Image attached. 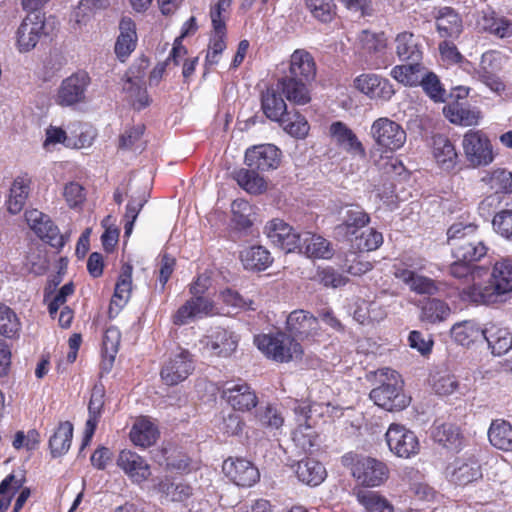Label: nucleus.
Segmentation results:
<instances>
[{
  "instance_id": "1",
  "label": "nucleus",
  "mask_w": 512,
  "mask_h": 512,
  "mask_svg": "<svg viewBox=\"0 0 512 512\" xmlns=\"http://www.w3.org/2000/svg\"><path fill=\"white\" fill-rule=\"evenodd\" d=\"M369 135L375 143V151L371 152L375 165L386 174L400 173L403 165L393 153L406 143L403 127L388 117H380L372 123Z\"/></svg>"
},
{
  "instance_id": "2",
  "label": "nucleus",
  "mask_w": 512,
  "mask_h": 512,
  "mask_svg": "<svg viewBox=\"0 0 512 512\" xmlns=\"http://www.w3.org/2000/svg\"><path fill=\"white\" fill-rule=\"evenodd\" d=\"M512 292V259L501 258L492 267L487 284L467 286L462 290V298L476 304H494Z\"/></svg>"
},
{
  "instance_id": "3",
  "label": "nucleus",
  "mask_w": 512,
  "mask_h": 512,
  "mask_svg": "<svg viewBox=\"0 0 512 512\" xmlns=\"http://www.w3.org/2000/svg\"><path fill=\"white\" fill-rule=\"evenodd\" d=\"M381 384L372 389L370 399L387 411L402 410L410 403V398L403 392L401 376L393 369L382 368L376 372Z\"/></svg>"
},
{
  "instance_id": "4",
  "label": "nucleus",
  "mask_w": 512,
  "mask_h": 512,
  "mask_svg": "<svg viewBox=\"0 0 512 512\" xmlns=\"http://www.w3.org/2000/svg\"><path fill=\"white\" fill-rule=\"evenodd\" d=\"M342 462L350 469L355 481L365 488L382 486L390 475L387 464L374 457L347 453L342 457Z\"/></svg>"
},
{
  "instance_id": "5",
  "label": "nucleus",
  "mask_w": 512,
  "mask_h": 512,
  "mask_svg": "<svg viewBox=\"0 0 512 512\" xmlns=\"http://www.w3.org/2000/svg\"><path fill=\"white\" fill-rule=\"evenodd\" d=\"M209 278L207 276H199L190 286V293L193 297L187 300L178 308L172 317L175 325H185L195 319L203 318L211 315L214 310V304L202 294L208 289Z\"/></svg>"
},
{
  "instance_id": "6",
  "label": "nucleus",
  "mask_w": 512,
  "mask_h": 512,
  "mask_svg": "<svg viewBox=\"0 0 512 512\" xmlns=\"http://www.w3.org/2000/svg\"><path fill=\"white\" fill-rule=\"evenodd\" d=\"M254 343L267 358L280 363L299 359L303 354L301 345L282 332L257 335Z\"/></svg>"
},
{
  "instance_id": "7",
  "label": "nucleus",
  "mask_w": 512,
  "mask_h": 512,
  "mask_svg": "<svg viewBox=\"0 0 512 512\" xmlns=\"http://www.w3.org/2000/svg\"><path fill=\"white\" fill-rule=\"evenodd\" d=\"M426 261L421 257H408L394 265V276L417 294L433 295L439 291L438 284L426 276L418 274L425 269Z\"/></svg>"
},
{
  "instance_id": "8",
  "label": "nucleus",
  "mask_w": 512,
  "mask_h": 512,
  "mask_svg": "<svg viewBox=\"0 0 512 512\" xmlns=\"http://www.w3.org/2000/svg\"><path fill=\"white\" fill-rule=\"evenodd\" d=\"M461 146L466 161L473 168L485 167L494 161L493 145L482 130H468L463 135Z\"/></svg>"
},
{
  "instance_id": "9",
  "label": "nucleus",
  "mask_w": 512,
  "mask_h": 512,
  "mask_svg": "<svg viewBox=\"0 0 512 512\" xmlns=\"http://www.w3.org/2000/svg\"><path fill=\"white\" fill-rule=\"evenodd\" d=\"M91 83L89 75L78 71L64 78L57 88L54 101L61 107H72L86 100V91Z\"/></svg>"
},
{
  "instance_id": "10",
  "label": "nucleus",
  "mask_w": 512,
  "mask_h": 512,
  "mask_svg": "<svg viewBox=\"0 0 512 512\" xmlns=\"http://www.w3.org/2000/svg\"><path fill=\"white\" fill-rule=\"evenodd\" d=\"M389 450L399 458H411L420 451V442L416 434L405 426L392 423L385 434Z\"/></svg>"
},
{
  "instance_id": "11",
  "label": "nucleus",
  "mask_w": 512,
  "mask_h": 512,
  "mask_svg": "<svg viewBox=\"0 0 512 512\" xmlns=\"http://www.w3.org/2000/svg\"><path fill=\"white\" fill-rule=\"evenodd\" d=\"M45 34L44 16L38 13L28 14L15 32V46L20 53L33 50Z\"/></svg>"
},
{
  "instance_id": "12",
  "label": "nucleus",
  "mask_w": 512,
  "mask_h": 512,
  "mask_svg": "<svg viewBox=\"0 0 512 512\" xmlns=\"http://www.w3.org/2000/svg\"><path fill=\"white\" fill-rule=\"evenodd\" d=\"M445 475L450 483L465 486L480 479L482 470L474 455L464 454L446 467Z\"/></svg>"
},
{
  "instance_id": "13",
  "label": "nucleus",
  "mask_w": 512,
  "mask_h": 512,
  "mask_svg": "<svg viewBox=\"0 0 512 512\" xmlns=\"http://www.w3.org/2000/svg\"><path fill=\"white\" fill-rule=\"evenodd\" d=\"M193 369L191 354L188 350L179 347L162 367L161 378L167 385H176L184 381Z\"/></svg>"
},
{
  "instance_id": "14",
  "label": "nucleus",
  "mask_w": 512,
  "mask_h": 512,
  "mask_svg": "<svg viewBox=\"0 0 512 512\" xmlns=\"http://www.w3.org/2000/svg\"><path fill=\"white\" fill-rule=\"evenodd\" d=\"M25 219L28 226L39 238L49 243L54 248H61L65 244L64 237L57 226L53 224L49 216L37 209L27 210Z\"/></svg>"
},
{
  "instance_id": "15",
  "label": "nucleus",
  "mask_w": 512,
  "mask_h": 512,
  "mask_svg": "<svg viewBox=\"0 0 512 512\" xmlns=\"http://www.w3.org/2000/svg\"><path fill=\"white\" fill-rule=\"evenodd\" d=\"M222 398L235 410L249 411L256 407L258 398L245 382H227L221 393Z\"/></svg>"
},
{
  "instance_id": "16",
  "label": "nucleus",
  "mask_w": 512,
  "mask_h": 512,
  "mask_svg": "<svg viewBox=\"0 0 512 512\" xmlns=\"http://www.w3.org/2000/svg\"><path fill=\"white\" fill-rule=\"evenodd\" d=\"M264 233L275 246L280 247L285 252H294L300 245L301 233H297L293 228L281 219L269 221Z\"/></svg>"
},
{
  "instance_id": "17",
  "label": "nucleus",
  "mask_w": 512,
  "mask_h": 512,
  "mask_svg": "<svg viewBox=\"0 0 512 512\" xmlns=\"http://www.w3.org/2000/svg\"><path fill=\"white\" fill-rule=\"evenodd\" d=\"M238 337L233 332L216 328L200 340L203 349L213 356L229 357L238 345Z\"/></svg>"
},
{
  "instance_id": "18",
  "label": "nucleus",
  "mask_w": 512,
  "mask_h": 512,
  "mask_svg": "<svg viewBox=\"0 0 512 512\" xmlns=\"http://www.w3.org/2000/svg\"><path fill=\"white\" fill-rule=\"evenodd\" d=\"M281 161V151L272 144H261L246 150L245 163L251 169L268 171L277 169Z\"/></svg>"
},
{
  "instance_id": "19",
  "label": "nucleus",
  "mask_w": 512,
  "mask_h": 512,
  "mask_svg": "<svg viewBox=\"0 0 512 512\" xmlns=\"http://www.w3.org/2000/svg\"><path fill=\"white\" fill-rule=\"evenodd\" d=\"M354 87L371 99L389 100L395 94L389 80L373 73H364L354 79Z\"/></svg>"
},
{
  "instance_id": "20",
  "label": "nucleus",
  "mask_w": 512,
  "mask_h": 512,
  "mask_svg": "<svg viewBox=\"0 0 512 512\" xmlns=\"http://www.w3.org/2000/svg\"><path fill=\"white\" fill-rule=\"evenodd\" d=\"M223 471L233 483L241 487L253 486L260 477L258 469L250 461L242 458L225 460Z\"/></svg>"
},
{
  "instance_id": "21",
  "label": "nucleus",
  "mask_w": 512,
  "mask_h": 512,
  "mask_svg": "<svg viewBox=\"0 0 512 512\" xmlns=\"http://www.w3.org/2000/svg\"><path fill=\"white\" fill-rule=\"evenodd\" d=\"M329 134L333 142L345 152L359 157H365L366 152L357 135L345 123L333 122L329 127Z\"/></svg>"
},
{
  "instance_id": "22",
  "label": "nucleus",
  "mask_w": 512,
  "mask_h": 512,
  "mask_svg": "<svg viewBox=\"0 0 512 512\" xmlns=\"http://www.w3.org/2000/svg\"><path fill=\"white\" fill-rule=\"evenodd\" d=\"M394 49L401 61H420L423 57V38L409 31H403L394 39Z\"/></svg>"
},
{
  "instance_id": "23",
  "label": "nucleus",
  "mask_w": 512,
  "mask_h": 512,
  "mask_svg": "<svg viewBox=\"0 0 512 512\" xmlns=\"http://www.w3.org/2000/svg\"><path fill=\"white\" fill-rule=\"evenodd\" d=\"M287 330L301 339L319 334L320 325L317 317L304 310L291 312L286 321Z\"/></svg>"
},
{
  "instance_id": "24",
  "label": "nucleus",
  "mask_w": 512,
  "mask_h": 512,
  "mask_svg": "<svg viewBox=\"0 0 512 512\" xmlns=\"http://www.w3.org/2000/svg\"><path fill=\"white\" fill-rule=\"evenodd\" d=\"M432 156L436 165L443 171H452L459 162L455 145L444 135H436L432 139Z\"/></svg>"
},
{
  "instance_id": "25",
  "label": "nucleus",
  "mask_w": 512,
  "mask_h": 512,
  "mask_svg": "<svg viewBox=\"0 0 512 512\" xmlns=\"http://www.w3.org/2000/svg\"><path fill=\"white\" fill-rule=\"evenodd\" d=\"M32 183V177L28 173H22L13 179L6 200L10 214L16 215L22 211L29 197Z\"/></svg>"
},
{
  "instance_id": "26",
  "label": "nucleus",
  "mask_w": 512,
  "mask_h": 512,
  "mask_svg": "<svg viewBox=\"0 0 512 512\" xmlns=\"http://www.w3.org/2000/svg\"><path fill=\"white\" fill-rule=\"evenodd\" d=\"M312 408V406L306 404H299L295 407L298 426L293 431L292 439L303 451H307L313 447L317 438L313 427L307 422L309 418L308 414L312 411Z\"/></svg>"
},
{
  "instance_id": "27",
  "label": "nucleus",
  "mask_w": 512,
  "mask_h": 512,
  "mask_svg": "<svg viewBox=\"0 0 512 512\" xmlns=\"http://www.w3.org/2000/svg\"><path fill=\"white\" fill-rule=\"evenodd\" d=\"M476 29L501 39L512 36V22L494 11L480 12L476 18Z\"/></svg>"
},
{
  "instance_id": "28",
  "label": "nucleus",
  "mask_w": 512,
  "mask_h": 512,
  "mask_svg": "<svg viewBox=\"0 0 512 512\" xmlns=\"http://www.w3.org/2000/svg\"><path fill=\"white\" fill-rule=\"evenodd\" d=\"M483 338L493 355L502 356L512 349V334L508 328L498 323H487L483 328Z\"/></svg>"
},
{
  "instance_id": "29",
  "label": "nucleus",
  "mask_w": 512,
  "mask_h": 512,
  "mask_svg": "<svg viewBox=\"0 0 512 512\" xmlns=\"http://www.w3.org/2000/svg\"><path fill=\"white\" fill-rule=\"evenodd\" d=\"M296 250L309 258L329 259L333 256L331 243L321 235L310 231L301 233L300 245Z\"/></svg>"
},
{
  "instance_id": "30",
  "label": "nucleus",
  "mask_w": 512,
  "mask_h": 512,
  "mask_svg": "<svg viewBox=\"0 0 512 512\" xmlns=\"http://www.w3.org/2000/svg\"><path fill=\"white\" fill-rule=\"evenodd\" d=\"M117 464L136 483L145 481L151 474L148 463L130 450L120 452Z\"/></svg>"
},
{
  "instance_id": "31",
  "label": "nucleus",
  "mask_w": 512,
  "mask_h": 512,
  "mask_svg": "<svg viewBox=\"0 0 512 512\" xmlns=\"http://www.w3.org/2000/svg\"><path fill=\"white\" fill-rule=\"evenodd\" d=\"M369 223V216L358 206H351L345 212L343 223L335 228L337 236L353 242V238Z\"/></svg>"
},
{
  "instance_id": "32",
  "label": "nucleus",
  "mask_w": 512,
  "mask_h": 512,
  "mask_svg": "<svg viewBox=\"0 0 512 512\" xmlns=\"http://www.w3.org/2000/svg\"><path fill=\"white\" fill-rule=\"evenodd\" d=\"M436 29L440 37L456 39L463 31L461 16L451 7H442L435 15Z\"/></svg>"
},
{
  "instance_id": "33",
  "label": "nucleus",
  "mask_w": 512,
  "mask_h": 512,
  "mask_svg": "<svg viewBox=\"0 0 512 512\" xmlns=\"http://www.w3.org/2000/svg\"><path fill=\"white\" fill-rule=\"evenodd\" d=\"M316 75V64L312 55L304 50L297 49L289 61V75L287 77L297 78L305 81H311Z\"/></svg>"
},
{
  "instance_id": "34",
  "label": "nucleus",
  "mask_w": 512,
  "mask_h": 512,
  "mask_svg": "<svg viewBox=\"0 0 512 512\" xmlns=\"http://www.w3.org/2000/svg\"><path fill=\"white\" fill-rule=\"evenodd\" d=\"M432 436L436 443L448 450L458 452L464 447L465 437L456 424L442 423L435 425Z\"/></svg>"
},
{
  "instance_id": "35",
  "label": "nucleus",
  "mask_w": 512,
  "mask_h": 512,
  "mask_svg": "<svg viewBox=\"0 0 512 512\" xmlns=\"http://www.w3.org/2000/svg\"><path fill=\"white\" fill-rule=\"evenodd\" d=\"M119 31L115 53L121 61H124L136 48V25L131 18L123 17L119 23Z\"/></svg>"
},
{
  "instance_id": "36",
  "label": "nucleus",
  "mask_w": 512,
  "mask_h": 512,
  "mask_svg": "<svg viewBox=\"0 0 512 512\" xmlns=\"http://www.w3.org/2000/svg\"><path fill=\"white\" fill-rule=\"evenodd\" d=\"M122 89L134 108L140 110L149 104L145 81L142 76L135 75L132 69L127 73Z\"/></svg>"
},
{
  "instance_id": "37",
  "label": "nucleus",
  "mask_w": 512,
  "mask_h": 512,
  "mask_svg": "<svg viewBox=\"0 0 512 512\" xmlns=\"http://www.w3.org/2000/svg\"><path fill=\"white\" fill-rule=\"evenodd\" d=\"M158 435L157 426L148 417L136 419L129 433L132 443L143 448L153 445Z\"/></svg>"
},
{
  "instance_id": "38",
  "label": "nucleus",
  "mask_w": 512,
  "mask_h": 512,
  "mask_svg": "<svg viewBox=\"0 0 512 512\" xmlns=\"http://www.w3.org/2000/svg\"><path fill=\"white\" fill-rule=\"evenodd\" d=\"M305 82V80L286 76L278 81L277 88L281 90L288 101L297 105H305L311 99Z\"/></svg>"
},
{
  "instance_id": "39",
  "label": "nucleus",
  "mask_w": 512,
  "mask_h": 512,
  "mask_svg": "<svg viewBox=\"0 0 512 512\" xmlns=\"http://www.w3.org/2000/svg\"><path fill=\"white\" fill-rule=\"evenodd\" d=\"M450 335L457 344L468 347L483 337V328L475 320H463L451 327Z\"/></svg>"
},
{
  "instance_id": "40",
  "label": "nucleus",
  "mask_w": 512,
  "mask_h": 512,
  "mask_svg": "<svg viewBox=\"0 0 512 512\" xmlns=\"http://www.w3.org/2000/svg\"><path fill=\"white\" fill-rule=\"evenodd\" d=\"M499 54L495 51L485 52L480 61L479 69L475 73V78L483 82L492 91H500L503 89V84L493 73L495 69V62L498 60Z\"/></svg>"
},
{
  "instance_id": "41",
  "label": "nucleus",
  "mask_w": 512,
  "mask_h": 512,
  "mask_svg": "<svg viewBox=\"0 0 512 512\" xmlns=\"http://www.w3.org/2000/svg\"><path fill=\"white\" fill-rule=\"evenodd\" d=\"M109 6V0H81L73 10L70 21L74 26L82 28L88 25L95 14Z\"/></svg>"
},
{
  "instance_id": "42",
  "label": "nucleus",
  "mask_w": 512,
  "mask_h": 512,
  "mask_svg": "<svg viewBox=\"0 0 512 512\" xmlns=\"http://www.w3.org/2000/svg\"><path fill=\"white\" fill-rule=\"evenodd\" d=\"M488 439L496 449L512 451V425L503 419L493 420L488 429Z\"/></svg>"
},
{
  "instance_id": "43",
  "label": "nucleus",
  "mask_w": 512,
  "mask_h": 512,
  "mask_svg": "<svg viewBox=\"0 0 512 512\" xmlns=\"http://www.w3.org/2000/svg\"><path fill=\"white\" fill-rule=\"evenodd\" d=\"M451 308L443 300L429 298L423 302L420 320L428 324H439L446 321L451 315Z\"/></svg>"
},
{
  "instance_id": "44",
  "label": "nucleus",
  "mask_w": 512,
  "mask_h": 512,
  "mask_svg": "<svg viewBox=\"0 0 512 512\" xmlns=\"http://www.w3.org/2000/svg\"><path fill=\"white\" fill-rule=\"evenodd\" d=\"M295 473L299 481L311 486L319 485L326 477L324 466L320 462L309 458L297 463Z\"/></svg>"
},
{
  "instance_id": "45",
  "label": "nucleus",
  "mask_w": 512,
  "mask_h": 512,
  "mask_svg": "<svg viewBox=\"0 0 512 512\" xmlns=\"http://www.w3.org/2000/svg\"><path fill=\"white\" fill-rule=\"evenodd\" d=\"M412 62L411 64L394 66L390 71V76L404 86L419 85L422 76H424L425 67L419 61Z\"/></svg>"
},
{
  "instance_id": "46",
  "label": "nucleus",
  "mask_w": 512,
  "mask_h": 512,
  "mask_svg": "<svg viewBox=\"0 0 512 512\" xmlns=\"http://www.w3.org/2000/svg\"><path fill=\"white\" fill-rule=\"evenodd\" d=\"M262 110L267 118L279 122L287 113V105L279 89L268 88L262 95Z\"/></svg>"
},
{
  "instance_id": "47",
  "label": "nucleus",
  "mask_w": 512,
  "mask_h": 512,
  "mask_svg": "<svg viewBox=\"0 0 512 512\" xmlns=\"http://www.w3.org/2000/svg\"><path fill=\"white\" fill-rule=\"evenodd\" d=\"M243 266L249 270L262 271L272 263L270 252L262 246H252L244 249L240 254Z\"/></svg>"
},
{
  "instance_id": "48",
  "label": "nucleus",
  "mask_w": 512,
  "mask_h": 512,
  "mask_svg": "<svg viewBox=\"0 0 512 512\" xmlns=\"http://www.w3.org/2000/svg\"><path fill=\"white\" fill-rule=\"evenodd\" d=\"M487 250L486 245L482 241L475 239L474 236L455 246L452 249V255L457 260L471 263L483 258Z\"/></svg>"
},
{
  "instance_id": "49",
  "label": "nucleus",
  "mask_w": 512,
  "mask_h": 512,
  "mask_svg": "<svg viewBox=\"0 0 512 512\" xmlns=\"http://www.w3.org/2000/svg\"><path fill=\"white\" fill-rule=\"evenodd\" d=\"M132 291V266L125 264L122 266L118 281L115 286V292L111 300V308L116 306L122 308L129 300Z\"/></svg>"
},
{
  "instance_id": "50",
  "label": "nucleus",
  "mask_w": 512,
  "mask_h": 512,
  "mask_svg": "<svg viewBox=\"0 0 512 512\" xmlns=\"http://www.w3.org/2000/svg\"><path fill=\"white\" fill-rule=\"evenodd\" d=\"M449 273L454 278L471 281L472 284L470 286L481 285V281L488 274L485 267H471L468 262L457 259L450 265Z\"/></svg>"
},
{
  "instance_id": "51",
  "label": "nucleus",
  "mask_w": 512,
  "mask_h": 512,
  "mask_svg": "<svg viewBox=\"0 0 512 512\" xmlns=\"http://www.w3.org/2000/svg\"><path fill=\"white\" fill-rule=\"evenodd\" d=\"M443 113L451 123L461 126L477 125L480 119L479 111L462 107L458 102L445 106Z\"/></svg>"
},
{
  "instance_id": "52",
  "label": "nucleus",
  "mask_w": 512,
  "mask_h": 512,
  "mask_svg": "<svg viewBox=\"0 0 512 512\" xmlns=\"http://www.w3.org/2000/svg\"><path fill=\"white\" fill-rule=\"evenodd\" d=\"M72 436V424L68 421L60 423L49 440V446L53 457L62 456L69 450Z\"/></svg>"
},
{
  "instance_id": "53",
  "label": "nucleus",
  "mask_w": 512,
  "mask_h": 512,
  "mask_svg": "<svg viewBox=\"0 0 512 512\" xmlns=\"http://www.w3.org/2000/svg\"><path fill=\"white\" fill-rule=\"evenodd\" d=\"M386 310L378 302L361 300L357 302L353 313L354 319L360 324L379 322L386 317Z\"/></svg>"
},
{
  "instance_id": "54",
  "label": "nucleus",
  "mask_w": 512,
  "mask_h": 512,
  "mask_svg": "<svg viewBox=\"0 0 512 512\" xmlns=\"http://www.w3.org/2000/svg\"><path fill=\"white\" fill-rule=\"evenodd\" d=\"M155 489L168 501H184L192 495V488L188 484L169 478L160 480Z\"/></svg>"
},
{
  "instance_id": "55",
  "label": "nucleus",
  "mask_w": 512,
  "mask_h": 512,
  "mask_svg": "<svg viewBox=\"0 0 512 512\" xmlns=\"http://www.w3.org/2000/svg\"><path fill=\"white\" fill-rule=\"evenodd\" d=\"M356 500L365 512H394L393 505L375 491L360 490L356 493Z\"/></svg>"
},
{
  "instance_id": "56",
  "label": "nucleus",
  "mask_w": 512,
  "mask_h": 512,
  "mask_svg": "<svg viewBox=\"0 0 512 512\" xmlns=\"http://www.w3.org/2000/svg\"><path fill=\"white\" fill-rule=\"evenodd\" d=\"M255 169H239L234 173V179L240 187L250 194H260L267 189L264 177L254 171Z\"/></svg>"
},
{
  "instance_id": "57",
  "label": "nucleus",
  "mask_w": 512,
  "mask_h": 512,
  "mask_svg": "<svg viewBox=\"0 0 512 512\" xmlns=\"http://www.w3.org/2000/svg\"><path fill=\"white\" fill-rule=\"evenodd\" d=\"M121 341L120 330L111 326L108 327L103 336V368L109 370L119 350Z\"/></svg>"
},
{
  "instance_id": "58",
  "label": "nucleus",
  "mask_w": 512,
  "mask_h": 512,
  "mask_svg": "<svg viewBox=\"0 0 512 512\" xmlns=\"http://www.w3.org/2000/svg\"><path fill=\"white\" fill-rule=\"evenodd\" d=\"M477 232V225L469 221H457L447 230V243L454 249L458 244L473 238Z\"/></svg>"
},
{
  "instance_id": "59",
  "label": "nucleus",
  "mask_w": 512,
  "mask_h": 512,
  "mask_svg": "<svg viewBox=\"0 0 512 512\" xmlns=\"http://www.w3.org/2000/svg\"><path fill=\"white\" fill-rule=\"evenodd\" d=\"M285 132L295 138L303 139L307 136L310 126L306 118L295 113H286L284 117L279 121Z\"/></svg>"
},
{
  "instance_id": "60",
  "label": "nucleus",
  "mask_w": 512,
  "mask_h": 512,
  "mask_svg": "<svg viewBox=\"0 0 512 512\" xmlns=\"http://www.w3.org/2000/svg\"><path fill=\"white\" fill-rule=\"evenodd\" d=\"M256 419L262 427L270 431H279L284 425L282 411L274 405L260 407L256 412Z\"/></svg>"
},
{
  "instance_id": "61",
  "label": "nucleus",
  "mask_w": 512,
  "mask_h": 512,
  "mask_svg": "<svg viewBox=\"0 0 512 512\" xmlns=\"http://www.w3.org/2000/svg\"><path fill=\"white\" fill-rule=\"evenodd\" d=\"M358 42L361 49L369 54H380L387 48V39L384 33L363 30L358 35Z\"/></svg>"
},
{
  "instance_id": "62",
  "label": "nucleus",
  "mask_w": 512,
  "mask_h": 512,
  "mask_svg": "<svg viewBox=\"0 0 512 512\" xmlns=\"http://www.w3.org/2000/svg\"><path fill=\"white\" fill-rule=\"evenodd\" d=\"M352 246L360 251L376 250L383 243V236L380 232L369 228L357 234L350 242Z\"/></svg>"
},
{
  "instance_id": "63",
  "label": "nucleus",
  "mask_w": 512,
  "mask_h": 512,
  "mask_svg": "<svg viewBox=\"0 0 512 512\" xmlns=\"http://www.w3.org/2000/svg\"><path fill=\"white\" fill-rule=\"evenodd\" d=\"M483 180L497 193H512V173L505 169H496Z\"/></svg>"
},
{
  "instance_id": "64",
  "label": "nucleus",
  "mask_w": 512,
  "mask_h": 512,
  "mask_svg": "<svg viewBox=\"0 0 512 512\" xmlns=\"http://www.w3.org/2000/svg\"><path fill=\"white\" fill-rule=\"evenodd\" d=\"M495 232L502 238L512 242V209H502L492 219Z\"/></svg>"
}]
</instances>
